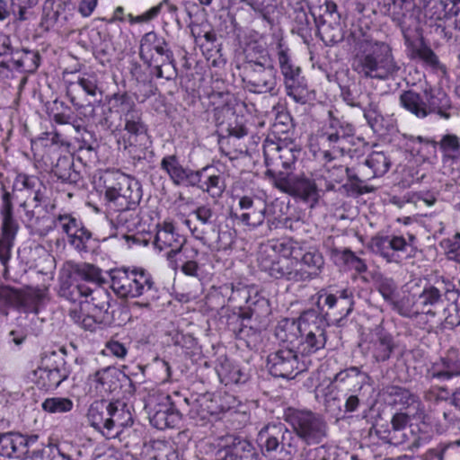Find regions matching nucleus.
I'll list each match as a JSON object with an SVG mask.
<instances>
[{
  "mask_svg": "<svg viewBox=\"0 0 460 460\" xmlns=\"http://www.w3.org/2000/svg\"><path fill=\"white\" fill-rule=\"evenodd\" d=\"M284 423L270 422L263 426L257 436V444L263 456L273 460H291L297 451L294 433L307 445L318 444L327 436V423L323 417L310 410L288 408Z\"/></svg>",
  "mask_w": 460,
  "mask_h": 460,
  "instance_id": "1",
  "label": "nucleus"
},
{
  "mask_svg": "<svg viewBox=\"0 0 460 460\" xmlns=\"http://www.w3.org/2000/svg\"><path fill=\"white\" fill-rule=\"evenodd\" d=\"M348 41L354 52L353 69L361 77L384 81L397 75L400 66L391 45L376 39L374 31L355 26Z\"/></svg>",
  "mask_w": 460,
  "mask_h": 460,
  "instance_id": "2",
  "label": "nucleus"
},
{
  "mask_svg": "<svg viewBox=\"0 0 460 460\" xmlns=\"http://www.w3.org/2000/svg\"><path fill=\"white\" fill-rule=\"evenodd\" d=\"M326 319L315 310H306L297 320L283 319L275 329L279 346L298 349L301 356H314L323 350L327 342Z\"/></svg>",
  "mask_w": 460,
  "mask_h": 460,
  "instance_id": "3",
  "label": "nucleus"
},
{
  "mask_svg": "<svg viewBox=\"0 0 460 460\" xmlns=\"http://www.w3.org/2000/svg\"><path fill=\"white\" fill-rule=\"evenodd\" d=\"M164 170L173 184L197 188L208 193L211 198H220L225 191V181L214 166H205L199 170L183 167L176 155H166L161 161Z\"/></svg>",
  "mask_w": 460,
  "mask_h": 460,
  "instance_id": "4",
  "label": "nucleus"
},
{
  "mask_svg": "<svg viewBox=\"0 0 460 460\" xmlns=\"http://www.w3.org/2000/svg\"><path fill=\"white\" fill-rule=\"evenodd\" d=\"M112 290L121 297H141L144 303H136L138 306L148 307L150 302L157 297V288L153 277L142 268L133 270L119 269L111 271Z\"/></svg>",
  "mask_w": 460,
  "mask_h": 460,
  "instance_id": "5",
  "label": "nucleus"
},
{
  "mask_svg": "<svg viewBox=\"0 0 460 460\" xmlns=\"http://www.w3.org/2000/svg\"><path fill=\"white\" fill-rule=\"evenodd\" d=\"M458 289L455 284L444 277L426 281L419 290L412 294L413 306L418 312L429 316H438L446 314L449 308V301L456 302Z\"/></svg>",
  "mask_w": 460,
  "mask_h": 460,
  "instance_id": "6",
  "label": "nucleus"
},
{
  "mask_svg": "<svg viewBox=\"0 0 460 460\" xmlns=\"http://www.w3.org/2000/svg\"><path fill=\"white\" fill-rule=\"evenodd\" d=\"M102 179L110 208L138 207L143 196L138 181L119 171L106 172Z\"/></svg>",
  "mask_w": 460,
  "mask_h": 460,
  "instance_id": "7",
  "label": "nucleus"
},
{
  "mask_svg": "<svg viewBox=\"0 0 460 460\" xmlns=\"http://www.w3.org/2000/svg\"><path fill=\"white\" fill-rule=\"evenodd\" d=\"M139 57L155 71L157 78L171 79L175 74V59L165 39L155 31L146 33L140 41Z\"/></svg>",
  "mask_w": 460,
  "mask_h": 460,
  "instance_id": "8",
  "label": "nucleus"
},
{
  "mask_svg": "<svg viewBox=\"0 0 460 460\" xmlns=\"http://www.w3.org/2000/svg\"><path fill=\"white\" fill-rule=\"evenodd\" d=\"M301 150L293 143L279 144L266 141L263 145L264 162L267 167L265 176L276 185L292 175Z\"/></svg>",
  "mask_w": 460,
  "mask_h": 460,
  "instance_id": "9",
  "label": "nucleus"
},
{
  "mask_svg": "<svg viewBox=\"0 0 460 460\" xmlns=\"http://www.w3.org/2000/svg\"><path fill=\"white\" fill-rule=\"evenodd\" d=\"M21 226L14 216L13 196L3 189L0 203V262L4 266V278L8 279V262Z\"/></svg>",
  "mask_w": 460,
  "mask_h": 460,
  "instance_id": "10",
  "label": "nucleus"
},
{
  "mask_svg": "<svg viewBox=\"0 0 460 460\" xmlns=\"http://www.w3.org/2000/svg\"><path fill=\"white\" fill-rule=\"evenodd\" d=\"M307 5L321 40L326 45L341 42L344 38V31L337 5L328 0H307Z\"/></svg>",
  "mask_w": 460,
  "mask_h": 460,
  "instance_id": "11",
  "label": "nucleus"
},
{
  "mask_svg": "<svg viewBox=\"0 0 460 460\" xmlns=\"http://www.w3.org/2000/svg\"><path fill=\"white\" fill-rule=\"evenodd\" d=\"M312 356H301L298 349L291 347L279 346L269 354L267 367L276 377L294 378L297 374L306 371L312 364Z\"/></svg>",
  "mask_w": 460,
  "mask_h": 460,
  "instance_id": "12",
  "label": "nucleus"
},
{
  "mask_svg": "<svg viewBox=\"0 0 460 460\" xmlns=\"http://www.w3.org/2000/svg\"><path fill=\"white\" fill-rule=\"evenodd\" d=\"M237 294L245 299L246 305L240 307L236 316L237 321H241V327L233 331L236 338L243 339L259 330L260 327L252 323H261L270 314V305L269 300L258 293L248 296L246 289H239Z\"/></svg>",
  "mask_w": 460,
  "mask_h": 460,
  "instance_id": "13",
  "label": "nucleus"
},
{
  "mask_svg": "<svg viewBox=\"0 0 460 460\" xmlns=\"http://www.w3.org/2000/svg\"><path fill=\"white\" fill-rule=\"evenodd\" d=\"M41 299L42 293L39 288H16L9 285H0V314L7 317L11 309L37 314Z\"/></svg>",
  "mask_w": 460,
  "mask_h": 460,
  "instance_id": "14",
  "label": "nucleus"
},
{
  "mask_svg": "<svg viewBox=\"0 0 460 460\" xmlns=\"http://www.w3.org/2000/svg\"><path fill=\"white\" fill-rule=\"evenodd\" d=\"M164 399L166 402L158 403L148 411L151 425L161 430L176 427L186 410L185 400L181 392H173Z\"/></svg>",
  "mask_w": 460,
  "mask_h": 460,
  "instance_id": "15",
  "label": "nucleus"
},
{
  "mask_svg": "<svg viewBox=\"0 0 460 460\" xmlns=\"http://www.w3.org/2000/svg\"><path fill=\"white\" fill-rule=\"evenodd\" d=\"M268 254L267 251L261 253L258 261L261 270L268 272L278 279H285L293 283L304 282L308 275L300 269L297 260L288 257H279L274 251Z\"/></svg>",
  "mask_w": 460,
  "mask_h": 460,
  "instance_id": "16",
  "label": "nucleus"
},
{
  "mask_svg": "<svg viewBox=\"0 0 460 460\" xmlns=\"http://www.w3.org/2000/svg\"><path fill=\"white\" fill-rule=\"evenodd\" d=\"M244 88L253 93H275L278 85L277 71L271 65L261 61H249L243 78Z\"/></svg>",
  "mask_w": 460,
  "mask_h": 460,
  "instance_id": "17",
  "label": "nucleus"
},
{
  "mask_svg": "<svg viewBox=\"0 0 460 460\" xmlns=\"http://www.w3.org/2000/svg\"><path fill=\"white\" fill-rule=\"evenodd\" d=\"M188 416L195 425L204 426L210 421L211 417L218 415L224 408L218 403L217 397L211 393H204L188 397L183 394Z\"/></svg>",
  "mask_w": 460,
  "mask_h": 460,
  "instance_id": "18",
  "label": "nucleus"
},
{
  "mask_svg": "<svg viewBox=\"0 0 460 460\" xmlns=\"http://www.w3.org/2000/svg\"><path fill=\"white\" fill-rule=\"evenodd\" d=\"M384 439L391 445L400 446L412 440L410 448L419 447L421 438L410 424V416L404 412H396L392 416L390 428L385 431Z\"/></svg>",
  "mask_w": 460,
  "mask_h": 460,
  "instance_id": "19",
  "label": "nucleus"
},
{
  "mask_svg": "<svg viewBox=\"0 0 460 460\" xmlns=\"http://www.w3.org/2000/svg\"><path fill=\"white\" fill-rule=\"evenodd\" d=\"M280 191L305 202H312V207L319 201V190L315 181L304 174L290 175L274 185Z\"/></svg>",
  "mask_w": 460,
  "mask_h": 460,
  "instance_id": "20",
  "label": "nucleus"
},
{
  "mask_svg": "<svg viewBox=\"0 0 460 460\" xmlns=\"http://www.w3.org/2000/svg\"><path fill=\"white\" fill-rule=\"evenodd\" d=\"M326 172V178L335 183H341L347 177V182L338 189V191L345 193L347 196L358 197L375 190L374 187L367 185L365 180L349 167L333 165L327 168Z\"/></svg>",
  "mask_w": 460,
  "mask_h": 460,
  "instance_id": "21",
  "label": "nucleus"
},
{
  "mask_svg": "<svg viewBox=\"0 0 460 460\" xmlns=\"http://www.w3.org/2000/svg\"><path fill=\"white\" fill-rule=\"evenodd\" d=\"M238 205L243 212L240 215L231 212V217L239 221L242 225L254 230L261 226L265 220L267 205L256 196L244 195L239 198Z\"/></svg>",
  "mask_w": 460,
  "mask_h": 460,
  "instance_id": "22",
  "label": "nucleus"
},
{
  "mask_svg": "<svg viewBox=\"0 0 460 460\" xmlns=\"http://www.w3.org/2000/svg\"><path fill=\"white\" fill-rule=\"evenodd\" d=\"M73 17V6L67 0H45L40 26L46 30H60Z\"/></svg>",
  "mask_w": 460,
  "mask_h": 460,
  "instance_id": "23",
  "label": "nucleus"
},
{
  "mask_svg": "<svg viewBox=\"0 0 460 460\" xmlns=\"http://www.w3.org/2000/svg\"><path fill=\"white\" fill-rule=\"evenodd\" d=\"M89 296H91L93 314H97L101 323L105 325L122 324L115 316L117 310L114 307L119 309L117 301L112 298L107 289L96 285L94 288H91Z\"/></svg>",
  "mask_w": 460,
  "mask_h": 460,
  "instance_id": "24",
  "label": "nucleus"
},
{
  "mask_svg": "<svg viewBox=\"0 0 460 460\" xmlns=\"http://www.w3.org/2000/svg\"><path fill=\"white\" fill-rule=\"evenodd\" d=\"M398 348L394 336L381 324L376 326L368 342V350L376 363L388 361L394 350Z\"/></svg>",
  "mask_w": 460,
  "mask_h": 460,
  "instance_id": "25",
  "label": "nucleus"
},
{
  "mask_svg": "<svg viewBox=\"0 0 460 460\" xmlns=\"http://www.w3.org/2000/svg\"><path fill=\"white\" fill-rule=\"evenodd\" d=\"M82 224L81 219L68 213L59 214L56 217L42 215V217H37L33 223L35 232L40 236H46L57 226H59L67 237L74 232H77Z\"/></svg>",
  "mask_w": 460,
  "mask_h": 460,
  "instance_id": "26",
  "label": "nucleus"
},
{
  "mask_svg": "<svg viewBox=\"0 0 460 460\" xmlns=\"http://www.w3.org/2000/svg\"><path fill=\"white\" fill-rule=\"evenodd\" d=\"M460 376V350L450 348L444 356L433 362L427 370V377L441 381Z\"/></svg>",
  "mask_w": 460,
  "mask_h": 460,
  "instance_id": "27",
  "label": "nucleus"
},
{
  "mask_svg": "<svg viewBox=\"0 0 460 460\" xmlns=\"http://www.w3.org/2000/svg\"><path fill=\"white\" fill-rule=\"evenodd\" d=\"M380 13L389 17L393 22L403 28L407 20L412 16L413 0H377Z\"/></svg>",
  "mask_w": 460,
  "mask_h": 460,
  "instance_id": "28",
  "label": "nucleus"
},
{
  "mask_svg": "<svg viewBox=\"0 0 460 460\" xmlns=\"http://www.w3.org/2000/svg\"><path fill=\"white\" fill-rule=\"evenodd\" d=\"M258 456L259 454L250 441L234 438L230 444L217 450L216 460H257Z\"/></svg>",
  "mask_w": 460,
  "mask_h": 460,
  "instance_id": "29",
  "label": "nucleus"
},
{
  "mask_svg": "<svg viewBox=\"0 0 460 460\" xmlns=\"http://www.w3.org/2000/svg\"><path fill=\"white\" fill-rule=\"evenodd\" d=\"M110 429L104 431L107 438L117 437L122 428L133 423L132 416L125 402L120 401L110 402Z\"/></svg>",
  "mask_w": 460,
  "mask_h": 460,
  "instance_id": "30",
  "label": "nucleus"
},
{
  "mask_svg": "<svg viewBox=\"0 0 460 460\" xmlns=\"http://www.w3.org/2000/svg\"><path fill=\"white\" fill-rule=\"evenodd\" d=\"M25 441L20 432L0 433V456L22 460L29 453Z\"/></svg>",
  "mask_w": 460,
  "mask_h": 460,
  "instance_id": "31",
  "label": "nucleus"
},
{
  "mask_svg": "<svg viewBox=\"0 0 460 460\" xmlns=\"http://www.w3.org/2000/svg\"><path fill=\"white\" fill-rule=\"evenodd\" d=\"M354 131L351 123L343 121L338 117H329L327 124L319 130L318 137L325 138L332 144L353 137Z\"/></svg>",
  "mask_w": 460,
  "mask_h": 460,
  "instance_id": "32",
  "label": "nucleus"
},
{
  "mask_svg": "<svg viewBox=\"0 0 460 460\" xmlns=\"http://www.w3.org/2000/svg\"><path fill=\"white\" fill-rule=\"evenodd\" d=\"M328 253L333 263L339 267L354 270L358 273H364L367 270L365 261L358 257L349 248L332 245L328 248Z\"/></svg>",
  "mask_w": 460,
  "mask_h": 460,
  "instance_id": "33",
  "label": "nucleus"
},
{
  "mask_svg": "<svg viewBox=\"0 0 460 460\" xmlns=\"http://www.w3.org/2000/svg\"><path fill=\"white\" fill-rule=\"evenodd\" d=\"M391 165V157L387 153L373 151L364 161L365 171L361 172V179L366 181L376 177H382L389 171Z\"/></svg>",
  "mask_w": 460,
  "mask_h": 460,
  "instance_id": "34",
  "label": "nucleus"
},
{
  "mask_svg": "<svg viewBox=\"0 0 460 460\" xmlns=\"http://www.w3.org/2000/svg\"><path fill=\"white\" fill-rule=\"evenodd\" d=\"M9 55L13 66L21 72L34 73L40 66V56L38 50L13 47Z\"/></svg>",
  "mask_w": 460,
  "mask_h": 460,
  "instance_id": "35",
  "label": "nucleus"
},
{
  "mask_svg": "<svg viewBox=\"0 0 460 460\" xmlns=\"http://www.w3.org/2000/svg\"><path fill=\"white\" fill-rule=\"evenodd\" d=\"M369 379V375L363 372L361 367H349L339 371L331 383L338 385L339 389L347 388L351 391L358 387V390H361L363 385Z\"/></svg>",
  "mask_w": 460,
  "mask_h": 460,
  "instance_id": "36",
  "label": "nucleus"
},
{
  "mask_svg": "<svg viewBox=\"0 0 460 460\" xmlns=\"http://www.w3.org/2000/svg\"><path fill=\"white\" fill-rule=\"evenodd\" d=\"M52 172L63 183L80 189L84 186V180L79 172L74 169V160L71 156H59L52 169Z\"/></svg>",
  "mask_w": 460,
  "mask_h": 460,
  "instance_id": "37",
  "label": "nucleus"
},
{
  "mask_svg": "<svg viewBox=\"0 0 460 460\" xmlns=\"http://www.w3.org/2000/svg\"><path fill=\"white\" fill-rule=\"evenodd\" d=\"M411 59L420 60L424 66L429 67L435 73L447 74V67L439 61L437 54L424 42L412 44L410 50Z\"/></svg>",
  "mask_w": 460,
  "mask_h": 460,
  "instance_id": "38",
  "label": "nucleus"
},
{
  "mask_svg": "<svg viewBox=\"0 0 460 460\" xmlns=\"http://www.w3.org/2000/svg\"><path fill=\"white\" fill-rule=\"evenodd\" d=\"M287 94L296 102H304L308 90L307 83L302 75L301 67L298 66L287 75H282Z\"/></svg>",
  "mask_w": 460,
  "mask_h": 460,
  "instance_id": "39",
  "label": "nucleus"
},
{
  "mask_svg": "<svg viewBox=\"0 0 460 460\" xmlns=\"http://www.w3.org/2000/svg\"><path fill=\"white\" fill-rule=\"evenodd\" d=\"M427 109L425 115L435 113L437 115H450L451 101L448 95L441 89L424 91Z\"/></svg>",
  "mask_w": 460,
  "mask_h": 460,
  "instance_id": "40",
  "label": "nucleus"
},
{
  "mask_svg": "<svg viewBox=\"0 0 460 460\" xmlns=\"http://www.w3.org/2000/svg\"><path fill=\"white\" fill-rule=\"evenodd\" d=\"M120 377L128 376L115 367H107L96 371L93 379L97 384L96 389L101 393H111L119 387Z\"/></svg>",
  "mask_w": 460,
  "mask_h": 460,
  "instance_id": "41",
  "label": "nucleus"
},
{
  "mask_svg": "<svg viewBox=\"0 0 460 460\" xmlns=\"http://www.w3.org/2000/svg\"><path fill=\"white\" fill-rule=\"evenodd\" d=\"M110 402L105 400L93 402L88 410L87 418L92 427L104 435L110 429Z\"/></svg>",
  "mask_w": 460,
  "mask_h": 460,
  "instance_id": "42",
  "label": "nucleus"
},
{
  "mask_svg": "<svg viewBox=\"0 0 460 460\" xmlns=\"http://www.w3.org/2000/svg\"><path fill=\"white\" fill-rule=\"evenodd\" d=\"M155 248L163 251L166 248L173 250L185 243V238L175 233V227L172 223L164 222L154 237Z\"/></svg>",
  "mask_w": 460,
  "mask_h": 460,
  "instance_id": "43",
  "label": "nucleus"
},
{
  "mask_svg": "<svg viewBox=\"0 0 460 460\" xmlns=\"http://www.w3.org/2000/svg\"><path fill=\"white\" fill-rule=\"evenodd\" d=\"M91 288L85 283H75L71 280L70 275L60 279L58 295L66 300L75 303L81 297H88Z\"/></svg>",
  "mask_w": 460,
  "mask_h": 460,
  "instance_id": "44",
  "label": "nucleus"
},
{
  "mask_svg": "<svg viewBox=\"0 0 460 460\" xmlns=\"http://www.w3.org/2000/svg\"><path fill=\"white\" fill-rule=\"evenodd\" d=\"M137 207L110 208L111 222L116 228H124L127 231H132L139 223L137 212Z\"/></svg>",
  "mask_w": 460,
  "mask_h": 460,
  "instance_id": "45",
  "label": "nucleus"
},
{
  "mask_svg": "<svg viewBox=\"0 0 460 460\" xmlns=\"http://www.w3.org/2000/svg\"><path fill=\"white\" fill-rule=\"evenodd\" d=\"M41 364H45L46 367L57 373L58 376L63 381L68 379L72 373V366L66 361L62 354H57L55 350L45 352L41 356Z\"/></svg>",
  "mask_w": 460,
  "mask_h": 460,
  "instance_id": "46",
  "label": "nucleus"
},
{
  "mask_svg": "<svg viewBox=\"0 0 460 460\" xmlns=\"http://www.w3.org/2000/svg\"><path fill=\"white\" fill-rule=\"evenodd\" d=\"M36 385L45 391L57 389L64 381L57 373L41 364L33 371Z\"/></svg>",
  "mask_w": 460,
  "mask_h": 460,
  "instance_id": "47",
  "label": "nucleus"
},
{
  "mask_svg": "<svg viewBox=\"0 0 460 460\" xmlns=\"http://www.w3.org/2000/svg\"><path fill=\"white\" fill-rule=\"evenodd\" d=\"M36 385L45 391L57 389L64 381L57 373L41 364L33 371Z\"/></svg>",
  "mask_w": 460,
  "mask_h": 460,
  "instance_id": "48",
  "label": "nucleus"
},
{
  "mask_svg": "<svg viewBox=\"0 0 460 460\" xmlns=\"http://www.w3.org/2000/svg\"><path fill=\"white\" fill-rule=\"evenodd\" d=\"M300 269L308 275L305 278V281L316 278L322 271L324 265L323 255L318 252H305L301 261H298Z\"/></svg>",
  "mask_w": 460,
  "mask_h": 460,
  "instance_id": "49",
  "label": "nucleus"
},
{
  "mask_svg": "<svg viewBox=\"0 0 460 460\" xmlns=\"http://www.w3.org/2000/svg\"><path fill=\"white\" fill-rule=\"evenodd\" d=\"M400 103L411 113L425 115L427 106L424 94L420 95L414 91H405L400 96Z\"/></svg>",
  "mask_w": 460,
  "mask_h": 460,
  "instance_id": "50",
  "label": "nucleus"
},
{
  "mask_svg": "<svg viewBox=\"0 0 460 460\" xmlns=\"http://www.w3.org/2000/svg\"><path fill=\"white\" fill-rule=\"evenodd\" d=\"M385 394L389 396L392 401L391 403L399 404L403 407H409L417 403L420 404L419 398L416 394H412L410 390L397 386L392 385L386 388Z\"/></svg>",
  "mask_w": 460,
  "mask_h": 460,
  "instance_id": "51",
  "label": "nucleus"
},
{
  "mask_svg": "<svg viewBox=\"0 0 460 460\" xmlns=\"http://www.w3.org/2000/svg\"><path fill=\"white\" fill-rule=\"evenodd\" d=\"M324 396V406L327 411H330L335 415H339L342 412L344 395L340 392L338 385L330 384L325 388Z\"/></svg>",
  "mask_w": 460,
  "mask_h": 460,
  "instance_id": "52",
  "label": "nucleus"
},
{
  "mask_svg": "<svg viewBox=\"0 0 460 460\" xmlns=\"http://www.w3.org/2000/svg\"><path fill=\"white\" fill-rule=\"evenodd\" d=\"M198 254L197 249L181 244L179 248H174L167 252V259L173 269H178L181 264L196 259Z\"/></svg>",
  "mask_w": 460,
  "mask_h": 460,
  "instance_id": "53",
  "label": "nucleus"
},
{
  "mask_svg": "<svg viewBox=\"0 0 460 460\" xmlns=\"http://www.w3.org/2000/svg\"><path fill=\"white\" fill-rule=\"evenodd\" d=\"M135 102L127 93H115L109 100V111L111 113L128 115L134 111Z\"/></svg>",
  "mask_w": 460,
  "mask_h": 460,
  "instance_id": "54",
  "label": "nucleus"
},
{
  "mask_svg": "<svg viewBox=\"0 0 460 460\" xmlns=\"http://www.w3.org/2000/svg\"><path fill=\"white\" fill-rule=\"evenodd\" d=\"M354 297L352 290L344 288L340 290V298L336 309L332 310V314L336 320H341L347 317L353 310Z\"/></svg>",
  "mask_w": 460,
  "mask_h": 460,
  "instance_id": "55",
  "label": "nucleus"
},
{
  "mask_svg": "<svg viewBox=\"0 0 460 460\" xmlns=\"http://www.w3.org/2000/svg\"><path fill=\"white\" fill-rule=\"evenodd\" d=\"M39 2L40 0H11V7L15 22H22L29 20Z\"/></svg>",
  "mask_w": 460,
  "mask_h": 460,
  "instance_id": "56",
  "label": "nucleus"
},
{
  "mask_svg": "<svg viewBox=\"0 0 460 460\" xmlns=\"http://www.w3.org/2000/svg\"><path fill=\"white\" fill-rule=\"evenodd\" d=\"M370 247L376 254L382 256L387 262L398 261V255L391 251L389 235L373 237Z\"/></svg>",
  "mask_w": 460,
  "mask_h": 460,
  "instance_id": "57",
  "label": "nucleus"
},
{
  "mask_svg": "<svg viewBox=\"0 0 460 460\" xmlns=\"http://www.w3.org/2000/svg\"><path fill=\"white\" fill-rule=\"evenodd\" d=\"M249 5L263 20L270 22L275 13L278 0H241Z\"/></svg>",
  "mask_w": 460,
  "mask_h": 460,
  "instance_id": "58",
  "label": "nucleus"
},
{
  "mask_svg": "<svg viewBox=\"0 0 460 460\" xmlns=\"http://www.w3.org/2000/svg\"><path fill=\"white\" fill-rule=\"evenodd\" d=\"M73 402L69 398H47L41 404L42 409L49 413H65L73 409Z\"/></svg>",
  "mask_w": 460,
  "mask_h": 460,
  "instance_id": "59",
  "label": "nucleus"
},
{
  "mask_svg": "<svg viewBox=\"0 0 460 460\" xmlns=\"http://www.w3.org/2000/svg\"><path fill=\"white\" fill-rule=\"evenodd\" d=\"M40 187H42V183L38 177L25 173H19L13 184V191L18 192L30 191L31 193Z\"/></svg>",
  "mask_w": 460,
  "mask_h": 460,
  "instance_id": "60",
  "label": "nucleus"
},
{
  "mask_svg": "<svg viewBox=\"0 0 460 460\" xmlns=\"http://www.w3.org/2000/svg\"><path fill=\"white\" fill-rule=\"evenodd\" d=\"M75 271L81 276L84 280L92 282L95 286L102 281L101 270L93 264H76L75 265Z\"/></svg>",
  "mask_w": 460,
  "mask_h": 460,
  "instance_id": "61",
  "label": "nucleus"
},
{
  "mask_svg": "<svg viewBox=\"0 0 460 460\" xmlns=\"http://www.w3.org/2000/svg\"><path fill=\"white\" fill-rule=\"evenodd\" d=\"M68 238V243L78 252L87 251V242L92 239V233L84 225L79 226L77 232H74Z\"/></svg>",
  "mask_w": 460,
  "mask_h": 460,
  "instance_id": "62",
  "label": "nucleus"
},
{
  "mask_svg": "<svg viewBox=\"0 0 460 460\" xmlns=\"http://www.w3.org/2000/svg\"><path fill=\"white\" fill-rule=\"evenodd\" d=\"M367 124L374 133L379 136L386 135L394 128V121L391 117H365Z\"/></svg>",
  "mask_w": 460,
  "mask_h": 460,
  "instance_id": "63",
  "label": "nucleus"
},
{
  "mask_svg": "<svg viewBox=\"0 0 460 460\" xmlns=\"http://www.w3.org/2000/svg\"><path fill=\"white\" fill-rule=\"evenodd\" d=\"M294 127L293 117H275L270 130L275 137L281 138V136L293 130Z\"/></svg>",
  "mask_w": 460,
  "mask_h": 460,
  "instance_id": "64",
  "label": "nucleus"
}]
</instances>
